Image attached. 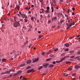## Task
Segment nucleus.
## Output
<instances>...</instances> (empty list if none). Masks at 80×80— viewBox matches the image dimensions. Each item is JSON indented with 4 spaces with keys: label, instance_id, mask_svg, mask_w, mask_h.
Returning a JSON list of instances; mask_svg holds the SVG:
<instances>
[{
    "label": "nucleus",
    "instance_id": "1",
    "mask_svg": "<svg viewBox=\"0 0 80 80\" xmlns=\"http://www.w3.org/2000/svg\"><path fill=\"white\" fill-rule=\"evenodd\" d=\"M13 25V26L14 27H19V26H20V21H17L16 20H15L14 22Z\"/></svg>",
    "mask_w": 80,
    "mask_h": 80
},
{
    "label": "nucleus",
    "instance_id": "20",
    "mask_svg": "<svg viewBox=\"0 0 80 80\" xmlns=\"http://www.w3.org/2000/svg\"><path fill=\"white\" fill-rule=\"evenodd\" d=\"M42 68H43V66H41L39 68H38V70H41V69H42Z\"/></svg>",
    "mask_w": 80,
    "mask_h": 80
},
{
    "label": "nucleus",
    "instance_id": "53",
    "mask_svg": "<svg viewBox=\"0 0 80 80\" xmlns=\"http://www.w3.org/2000/svg\"><path fill=\"white\" fill-rule=\"evenodd\" d=\"M3 74H6V73H5V72H3L1 73V75H3Z\"/></svg>",
    "mask_w": 80,
    "mask_h": 80
},
{
    "label": "nucleus",
    "instance_id": "52",
    "mask_svg": "<svg viewBox=\"0 0 80 80\" xmlns=\"http://www.w3.org/2000/svg\"><path fill=\"white\" fill-rule=\"evenodd\" d=\"M41 10L42 11V12H44V11H45V10L44 9H43V8H42Z\"/></svg>",
    "mask_w": 80,
    "mask_h": 80
},
{
    "label": "nucleus",
    "instance_id": "38",
    "mask_svg": "<svg viewBox=\"0 0 80 80\" xmlns=\"http://www.w3.org/2000/svg\"><path fill=\"white\" fill-rule=\"evenodd\" d=\"M9 71L10 72H13V69H11L9 70Z\"/></svg>",
    "mask_w": 80,
    "mask_h": 80
},
{
    "label": "nucleus",
    "instance_id": "64",
    "mask_svg": "<svg viewBox=\"0 0 80 80\" xmlns=\"http://www.w3.org/2000/svg\"><path fill=\"white\" fill-rule=\"evenodd\" d=\"M72 10L74 11L75 10V8H72Z\"/></svg>",
    "mask_w": 80,
    "mask_h": 80
},
{
    "label": "nucleus",
    "instance_id": "4",
    "mask_svg": "<svg viewBox=\"0 0 80 80\" xmlns=\"http://www.w3.org/2000/svg\"><path fill=\"white\" fill-rule=\"evenodd\" d=\"M38 60H39V59H38V58H35L34 60L33 61V63H35V62H38Z\"/></svg>",
    "mask_w": 80,
    "mask_h": 80
},
{
    "label": "nucleus",
    "instance_id": "32",
    "mask_svg": "<svg viewBox=\"0 0 80 80\" xmlns=\"http://www.w3.org/2000/svg\"><path fill=\"white\" fill-rule=\"evenodd\" d=\"M17 8H18V10H20V6H18L17 7Z\"/></svg>",
    "mask_w": 80,
    "mask_h": 80
},
{
    "label": "nucleus",
    "instance_id": "44",
    "mask_svg": "<svg viewBox=\"0 0 80 80\" xmlns=\"http://www.w3.org/2000/svg\"><path fill=\"white\" fill-rule=\"evenodd\" d=\"M47 10H48L49 9H50V7H47Z\"/></svg>",
    "mask_w": 80,
    "mask_h": 80
},
{
    "label": "nucleus",
    "instance_id": "56",
    "mask_svg": "<svg viewBox=\"0 0 80 80\" xmlns=\"http://www.w3.org/2000/svg\"><path fill=\"white\" fill-rule=\"evenodd\" d=\"M72 15H75V13L74 12H73L72 13Z\"/></svg>",
    "mask_w": 80,
    "mask_h": 80
},
{
    "label": "nucleus",
    "instance_id": "21",
    "mask_svg": "<svg viewBox=\"0 0 80 80\" xmlns=\"http://www.w3.org/2000/svg\"><path fill=\"white\" fill-rule=\"evenodd\" d=\"M31 68V67L29 66H28L27 68H26V70H28V69H29V68Z\"/></svg>",
    "mask_w": 80,
    "mask_h": 80
},
{
    "label": "nucleus",
    "instance_id": "17",
    "mask_svg": "<svg viewBox=\"0 0 80 80\" xmlns=\"http://www.w3.org/2000/svg\"><path fill=\"white\" fill-rule=\"evenodd\" d=\"M69 12H72V10H70V9H68V13H69Z\"/></svg>",
    "mask_w": 80,
    "mask_h": 80
},
{
    "label": "nucleus",
    "instance_id": "34",
    "mask_svg": "<svg viewBox=\"0 0 80 80\" xmlns=\"http://www.w3.org/2000/svg\"><path fill=\"white\" fill-rule=\"evenodd\" d=\"M78 55H80V50L77 53Z\"/></svg>",
    "mask_w": 80,
    "mask_h": 80
},
{
    "label": "nucleus",
    "instance_id": "24",
    "mask_svg": "<svg viewBox=\"0 0 80 80\" xmlns=\"http://www.w3.org/2000/svg\"><path fill=\"white\" fill-rule=\"evenodd\" d=\"M51 9L52 10V12H54V9H53V7H52Z\"/></svg>",
    "mask_w": 80,
    "mask_h": 80
},
{
    "label": "nucleus",
    "instance_id": "35",
    "mask_svg": "<svg viewBox=\"0 0 80 80\" xmlns=\"http://www.w3.org/2000/svg\"><path fill=\"white\" fill-rule=\"evenodd\" d=\"M24 22H28V20L27 19H25Z\"/></svg>",
    "mask_w": 80,
    "mask_h": 80
},
{
    "label": "nucleus",
    "instance_id": "25",
    "mask_svg": "<svg viewBox=\"0 0 80 80\" xmlns=\"http://www.w3.org/2000/svg\"><path fill=\"white\" fill-rule=\"evenodd\" d=\"M40 17H41V18H40V19L41 20H42V18H43V15H40Z\"/></svg>",
    "mask_w": 80,
    "mask_h": 80
},
{
    "label": "nucleus",
    "instance_id": "30",
    "mask_svg": "<svg viewBox=\"0 0 80 80\" xmlns=\"http://www.w3.org/2000/svg\"><path fill=\"white\" fill-rule=\"evenodd\" d=\"M58 48H57L56 49H55L54 50V52H57V51H58Z\"/></svg>",
    "mask_w": 80,
    "mask_h": 80
},
{
    "label": "nucleus",
    "instance_id": "33",
    "mask_svg": "<svg viewBox=\"0 0 80 80\" xmlns=\"http://www.w3.org/2000/svg\"><path fill=\"white\" fill-rule=\"evenodd\" d=\"M19 21V23H20V22H23V19H20L19 20V21Z\"/></svg>",
    "mask_w": 80,
    "mask_h": 80
},
{
    "label": "nucleus",
    "instance_id": "46",
    "mask_svg": "<svg viewBox=\"0 0 80 80\" xmlns=\"http://www.w3.org/2000/svg\"><path fill=\"white\" fill-rule=\"evenodd\" d=\"M68 57H69V56H66L65 57H64V58L65 59V58H68Z\"/></svg>",
    "mask_w": 80,
    "mask_h": 80
},
{
    "label": "nucleus",
    "instance_id": "28",
    "mask_svg": "<svg viewBox=\"0 0 80 80\" xmlns=\"http://www.w3.org/2000/svg\"><path fill=\"white\" fill-rule=\"evenodd\" d=\"M51 52V51H49V52H47V54H49Z\"/></svg>",
    "mask_w": 80,
    "mask_h": 80
},
{
    "label": "nucleus",
    "instance_id": "62",
    "mask_svg": "<svg viewBox=\"0 0 80 80\" xmlns=\"http://www.w3.org/2000/svg\"><path fill=\"white\" fill-rule=\"evenodd\" d=\"M23 76H21L20 77V79H21V78H22Z\"/></svg>",
    "mask_w": 80,
    "mask_h": 80
},
{
    "label": "nucleus",
    "instance_id": "60",
    "mask_svg": "<svg viewBox=\"0 0 80 80\" xmlns=\"http://www.w3.org/2000/svg\"><path fill=\"white\" fill-rule=\"evenodd\" d=\"M28 13H32V12H31V11H28Z\"/></svg>",
    "mask_w": 80,
    "mask_h": 80
},
{
    "label": "nucleus",
    "instance_id": "23",
    "mask_svg": "<svg viewBox=\"0 0 80 80\" xmlns=\"http://www.w3.org/2000/svg\"><path fill=\"white\" fill-rule=\"evenodd\" d=\"M69 53H73L74 51H69Z\"/></svg>",
    "mask_w": 80,
    "mask_h": 80
},
{
    "label": "nucleus",
    "instance_id": "5",
    "mask_svg": "<svg viewBox=\"0 0 80 80\" xmlns=\"http://www.w3.org/2000/svg\"><path fill=\"white\" fill-rule=\"evenodd\" d=\"M49 65V63H46V64H44L43 65V67H44L45 68H47L48 67V65Z\"/></svg>",
    "mask_w": 80,
    "mask_h": 80
},
{
    "label": "nucleus",
    "instance_id": "57",
    "mask_svg": "<svg viewBox=\"0 0 80 80\" xmlns=\"http://www.w3.org/2000/svg\"><path fill=\"white\" fill-rule=\"evenodd\" d=\"M18 75L17 73H16L14 74V76H16V75Z\"/></svg>",
    "mask_w": 80,
    "mask_h": 80
},
{
    "label": "nucleus",
    "instance_id": "29",
    "mask_svg": "<svg viewBox=\"0 0 80 80\" xmlns=\"http://www.w3.org/2000/svg\"><path fill=\"white\" fill-rule=\"evenodd\" d=\"M42 37H43V36L40 35L38 37V38H42Z\"/></svg>",
    "mask_w": 80,
    "mask_h": 80
},
{
    "label": "nucleus",
    "instance_id": "54",
    "mask_svg": "<svg viewBox=\"0 0 80 80\" xmlns=\"http://www.w3.org/2000/svg\"><path fill=\"white\" fill-rule=\"evenodd\" d=\"M39 22H40V20H39V19H38L37 20V22H38V23H39Z\"/></svg>",
    "mask_w": 80,
    "mask_h": 80
},
{
    "label": "nucleus",
    "instance_id": "3",
    "mask_svg": "<svg viewBox=\"0 0 80 80\" xmlns=\"http://www.w3.org/2000/svg\"><path fill=\"white\" fill-rule=\"evenodd\" d=\"M56 21V20H57V17H53L52 19V21Z\"/></svg>",
    "mask_w": 80,
    "mask_h": 80
},
{
    "label": "nucleus",
    "instance_id": "22",
    "mask_svg": "<svg viewBox=\"0 0 80 80\" xmlns=\"http://www.w3.org/2000/svg\"><path fill=\"white\" fill-rule=\"evenodd\" d=\"M31 20L32 22H33V21H34V18H33V17H32L31 18Z\"/></svg>",
    "mask_w": 80,
    "mask_h": 80
},
{
    "label": "nucleus",
    "instance_id": "43",
    "mask_svg": "<svg viewBox=\"0 0 80 80\" xmlns=\"http://www.w3.org/2000/svg\"><path fill=\"white\" fill-rule=\"evenodd\" d=\"M69 50V49L67 48L65 49V51H68Z\"/></svg>",
    "mask_w": 80,
    "mask_h": 80
},
{
    "label": "nucleus",
    "instance_id": "51",
    "mask_svg": "<svg viewBox=\"0 0 80 80\" xmlns=\"http://www.w3.org/2000/svg\"><path fill=\"white\" fill-rule=\"evenodd\" d=\"M60 61H56V63H60Z\"/></svg>",
    "mask_w": 80,
    "mask_h": 80
},
{
    "label": "nucleus",
    "instance_id": "63",
    "mask_svg": "<svg viewBox=\"0 0 80 80\" xmlns=\"http://www.w3.org/2000/svg\"><path fill=\"white\" fill-rule=\"evenodd\" d=\"M38 33H41V31H38Z\"/></svg>",
    "mask_w": 80,
    "mask_h": 80
},
{
    "label": "nucleus",
    "instance_id": "13",
    "mask_svg": "<svg viewBox=\"0 0 80 80\" xmlns=\"http://www.w3.org/2000/svg\"><path fill=\"white\" fill-rule=\"evenodd\" d=\"M65 22V20L63 19L62 20V19H61L60 21V23H63V22Z\"/></svg>",
    "mask_w": 80,
    "mask_h": 80
},
{
    "label": "nucleus",
    "instance_id": "18",
    "mask_svg": "<svg viewBox=\"0 0 80 80\" xmlns=\"http://www.w3.org/2000/svg\"><path fill=\"white\" fill-rule=\"evenodd\" d=\"M23 18H25V14H22V16H21Z\"/></svg>",
    "mask_w": 80,
    "mask_h": 80
},
{
    "label": "nucleus",
    "instance_id": "61",
    "mask_svg": "<svg viewBox=\"0 0 80 80\" xmlns=\"http://www.w3.org/2000/svg\"><path fill=\"white\" fill-rule=\"evenodd\" d=\"M48 17L49 18H50V15H49V14H48Z\"/></svg>",
    "mask_w": 80,
    "mask_h": 80
},
{
    "label": "nucleus",
    "instance_id": "15",
    "mask_svg": "<svg viewBox=\"0 0 80 80\" xmlns=\"http://www.w3.org/2000/svg\"><path fill=\"white\" fill-rule=\"evenodd\" d=\"M7 59L3 58L2 59V62H5L6 60H7Z\"/></svg>",
    "mask_w": 80,
    "mask_h": 80
},
{
    "label": "nucleus",
    "instance_id": "39",
    "mask_svg": "<svg viewBox=\"0 0 80 80\" xmlns=\"http://www.w3.org/2000/svg\"><path fill=\"white\" fill-rule=\"evenodd\" d=\"M19 13L20 15H21V16H22V15H23V14L21 13V12L19 11Z\"/></svg>",
    "mask_w": 80,
    "mask_h": 80
},
{
    "label": "nucleus",
    "instance_id": "6",
    "mask_svg": "<svg viewBox=\"0 0 80 80\" xmlns=\"http://www.w3.org/2000/svg\"><path fill=\"white\" fill-rule=\"evenodd\" d=\"M75 68L76 69H78L80 68V66L76 65L75 66Z\"/></svg>",
    "mask_w": 80,
    "mask_h": 80
},
{
    "label": "nucleus",
    "instance_id": "11",
    "mask_svg": "<svg viewBox=\"0 0 80 80\" xmlns=\"http://www.w3.org/2000/svg\"><path fill=\"white\" fill-rule=\"evenodd\" d=\"M65 58H62L60 60V62H63V60H65Z\"/></svg>",
    "mask_w": 80,
    "mask_h": 80
},
{
    "label": "nucleus",
    "instance_id": "9",
    "mask_svg": "<svg viewBox=\"0 0 80 80\" xmlns=\"http://www.w3.org/2000/svg\"><path fill=\"white\" fill-rule=\"evenodd\" d=\"M54 67V65L53 64H50L48 66V67L50 68H52V67Z\"/></svg>",
    "mask_w": 80,
    "mask_h": 80
},
{
    "label": "nucleus",
    "instance_id": "37",
    "mask_svg": "<svg viewBox=\"0 0 80 80\" xmlns=\"http://www.w3.org/2000/svg\"><path fill=\"white\" fill-rule=\"evenodd\" d=\"M65 55V53H62L61 55V56H64Z\"/></svg>",
    "mask_w": 80,
    "mask_h": 80
},
{
    "label": "nucleus",
    "instance_id": "36",
    "mask_svg": "<svg viewBox=\"0 0 80 80\" xmlns=\"http://www.w3.org/2000/svg\"><path fill=\"white\" fill-rule=\"evenodd\" d=\"M45 52H42V55H45Z\"/></svg>",
    "mask_w": 80,
    "mask_h": 80
},
{
    "label": "nucleus",
    "instance_id": "59",
    "mask_svg": "<svg viewBox=\"0 0 80 80\" xmlns=\"http://www.w3.org/2000/svg\"><path fill=\"white\" fill-rule=\"evenodd\" d=\"M51 22V20H49L48 21V23H50V22Z\"/></svg>",
    "mask_w": 80,
    "mask_h": 80
},
{
    "label": "nucleus",
    "instance_id": "14",
    "mask_svg": "<svg viewBox=\"0 0 80 80\" xmlns=\"http://www.w3.org/2000/svg\"><path fill=\"white\" fill-rule=\"evenodd\" d=\"M10 72V71H7V72H5V73H6V74H9Z\"/></svg>",
    "mask_w": 80,
    "mask_h": 80
},
{
    "label": "nucleus",
    "instance_id": "45",
    "mask_svg": "<svg viewBox=\"0 0 80 80\" xmlns=\"http://www.w3.org/2000/svg\"><path fill=\"white\" fill-rule=\"evenodd\" d=\"M31 46H32V44H30L29 45L28 48H30V47H31Z\"/></svg>",
    "mask_w": 80,
    "mask_h": 80
},
{
    "label": "nucleus",
    "instance_id": "41",
    "mask_svg": "<svg viewBox=\"0 0 80 80\" xmlns=\"http://www.w3.org/2000/svg\"><path fill=\"white\" fill-rule=\"evenodd\" d=\"M68 70H69V71H71L72 70V68H69L68 69Z\"/></svg>",
    "mask_w": 80,
    "mask_h": 80
},
{
    "label": "nucleus",
    "instance_id": "49",
    "mask_svg": "<svg viewBox=\"0 0 80 80\" xmlns=\"http://www.w3.org/2000/svg\"><path fill=\"white\" fill-rule=\"evenodd\" d=\"M39 2H40L41 3L43 2V1L42 0H39Z\"/></svg>",
    "mask_w": 80,
    "mask_h": 80
},
{
    "label": "nucleus",
    "instance_id": "40",
    "mask_svg": "<svg viewBox=\"0 0 80 80\" xmlns=\"http://www.w3.org/2000/svg\"><path fill=\"white\" fill-rule=\"evenodd\" d=\"M65 16L67 18H68V16L67 14L65 15Z\"/></svg>",
    "mask_w": 80,
    "mask_h": 80
},
{
    "label": "nucleus",
    "instance_id": "50",
    "mask_svg": "<svg viewBox=\"0 0 80 80\" xmlns=\"http://www.w3.org/2000/svg\"><path fill=\"white\" fill-rule=\"evenodd\" d=\"M53 64H55L56 63V62L54 61L52 62Z\"/></svg>",
    "mask_w": 80,
    "mask_h": 80
},
{
    "label": "nucleus",
    "instance_id": "27",
    "mask_svg": "<svg viewBox=\"0 0 80 80\" xmlns=\"http://www.w3.org/2000/svg\"><path fill=\"white\" fill-rule=\"evenodd\" d=\"M66 63L68 64V63H72V62H69L68 61H67L66 62Z\"/></svg>",
    "mask_w": 80,
    "mask_h": 80
},
{
    "label": "nucleus",
    "instance_id": "19",
    "mask_svg": "<svg viewBox=\"0 0 80 80\" xmlns=\"http://www.w3.org/2000/svg\"><path fill=\"white\" fill-rule=\"evenodd\" d=\"M45 12L47 13H48V12H49V10H47L45 11Z\"/></svg>",
    "mask_w": 80,
    "mask_h": 80
},
{
    "label": "nucleus",
    "instance_id": "10",
    "mask_svg": "<svg viewBox=\"0 0 80 80\" xmlns=\"http://www.w3.org/2000/svg\"><path fill=\"white\" fill-rule=\"evenodd\" d=\"M32 62V61L30 60H29L28 61H27V64H29V63H31V62Z\"/></svg>",
    "mask_w": 80,
    "mask_h": 80
},
{
    "label": "nucleus",
    "instance_id": "8",
    "mask_svg": "<svg viewBox=\"0 0 80 80\" xmlns=\"http://www.w3.org/2000/svg\"><path fill=\"white\" fill-rule=\"evenodd\" d=\"M65 46L67 48L69 47H70V45L68 43H66L65 44Z\"/></svg>",
    "mask_w": 80,
    "mask_h": 80
},
{
    "label": "nucleus",
    "instance_id": "48",
    "mask_svg": "<svg viewBox=\"0 0 80 80\" xmlns=\"http://www.w3.org/2000/svg\"><path fill=\"white\" fill-rule=\"evenodd\" d=\"M51 59V58L48 59L47 60H46V61H50V60Z\"/></svg>",
    "mask_w": 80,
    "mask_h": 80
},
{
    "label": "nucleus",
    "instance_id": "42",
    "mask_svg": "<svg viewBox=\"0 0 80 80\" xmlns=\"http://www.w3.org/2000/svg\"><path fill=\"white\" fill-rule=\"evenodd\" d=\"M68 75V74L67 73H65L64 74V76H65V77H67V76Z\"/></svg>",
    "mask_w": 80,
    "mask_h": 80
},
{
    "label": "nucleus",
    "instance_id": "7",
    "mask_svg": "<svg viewBox=\"0 0 80 80\" xmlns=\"http://www.w3.org/2000/svg\"><path fill=\"white\" fill-rule=\"evenodd\" d=\"M72 23L70 24L69 25V26L67 27V29H69V28H70V27H72Z\"/></svg>",
    "mask_w": 80,
    "mask_h": 80
},
{
    "label": "nucleus",
    "instance_id": "2",
    "mask_svg": "<svg viewBox=\"0 0 80 80\" xmlns=\"http://www.w3.org/2000/svg\"><path fill=\"white\" fill-rule=\"evenodd\" d=\"M31 72H34V70L33 69H31L27 71V73H31Z\"/></svg>",
    "mask_w": 80,
    "mask_h": 80
},
{
    "label": "nucleus",
    "instance_id": "16",
    "mask_svg": "<svg viewBox=\"0 0 80 80\" xmlns=\"http://www.w3.org/2000/svg\"><path fill=\"white\" fill-rule=\"evenodd\" d=\"M53 2L54 5H57V2H56V1L55 0H53Z\"/></svg>",
    "mask_w": 80,
    "mask_h": 80
},
{
    "label": "nucleus",
    "instance_id": "12",
    "mask_svg": "<svg viewBox=\"0 0 80 80\" xmlns=\"http://www.w3.org/2000/svg\"><path fill=\"white\" fill-rule=\"evenodd\" d=\"M25 65H26L25 63L21 64L20 65V67H24Z\"/></svg>",
    "mask_w": 80,
    "mask_h": 80
},
{
    "label": "nucleus",
    "instance_id": "55",
    "mask_svg": "<svg viewBox=\"0 0 80 80\" xmlns=\"http://www.w3.org/2000/svg\"><path fill=\"white\" fill-rule=\"evenodd\" d=\"M12 76H13V75L12 74H11V75H10L9 76V77H12Z\"/></svg>",
    "mask_w": 80,
    "mask_h": 80
},
{
    "label": "nucleus",
    "instance_id": "31",
    "mask_svg": "<svg viewBox=\"0 0 80 80\" xmlns=\"http://www.w3.org/2000/svg\"><path fill=\"white\" fill-rule=\"evenodd\" d=\"M72 19H71L70 20H69L68 21V23H70V22H72Z\"/></svg>",
    "mask_w": 80,
    "mask_h": 80
},
{
    "label": "nucleus",
    "instance_id": "58",
    "mask_svg": "<svg viewBox=\"0 0 80 80\" xmlns=\"http://www.w3.org/2000/svg\"><path fill=\"white\" fill-rule=\"evenodd\" d=\"M72 75L73 76V77H74L75 75V74H72Z\"/></svg>",
    "mask_w": 80,
    "mask_h": 80
},
{
    "label": "nucleus",
    "instance_id": "26",
    "mask_svg": "<svg viewBox=\"0 0 80 80\" xmlns=\"http://www.w3.org/2000/svg\"><path fill=\"white\" fill-rule=\"evenodd\" d=\"M22 73V71H18L17 72V74H18H18H19V73Z\"/></svg>",
    "mask_w": 80,
    "mask_h": 80
},
{
    "label": "nucleus",
    "instance_id": "47",
    "mask_svg": "<svg viewBox=\"0 0 80 80\" xmlns=\"http://www.w3.org/2000/svg\"><path fill=\"white\" fill-rule=\"evenodd\" d=\"M71 58H75V56H71Z\"/></svg>",
    "mask_w": 80,
    "mask_h": 80
}]
</instances>
